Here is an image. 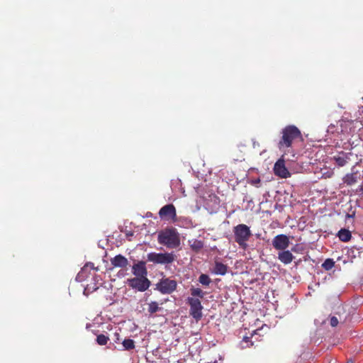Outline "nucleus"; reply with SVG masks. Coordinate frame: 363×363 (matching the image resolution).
Masks as SVG:
<instances>
[{
	"mask_svg": "<svg viewBox=\"0 0 363 363\" xmlns=\"http://www.w3.org/2000/svg\"><path fill=\"white\" fill-rule=\"evenodd\" d=\"M337 235L339 238V239L342 242H348L352 238L351 232L345 228L340 229L338 231Z\"/></svg>",
	"mask_w": 363,
	"mask_h": 363,
	"instance_id": "16",
	"label": "nucleus"
},
{
	"mask_svg": "<svg viewBox=\"0 0 363 363\" xmlns=\"http://www.w3.org/2000/svg\"><path fill=\"white\" fill-rule=\"evenodd\" d=\"M147 305V311L150 315H152L162 310V307L160 306V304L157 301H151Z\"/></svg>",
	"mask_w": 363,
	"mask_h": 363,
	"instance_id": "18",
	"label": "nucleus"
},
{
	"mask_svg": "<svg viewBox=\"0 0 363 363\" xmlns=\"http://www.w3.org/2000/svg\"><path fill=\"white\" fill-rule=\"evenodd\" d=\"M260 183V179L259 178L252 179L250 182V184L258 187V184Z\"/></svg>",
	"mask_w": 363,
	"mask_h": 363,
	"instance_id": "28",
	"label": "nucleus"
},
{
	"mask_svg": "<svg viewBox=\"0 0 363 363\" xmlns=\"http://www.w3.org/2000/svg\"><path fill=\"white\" fill-rule=\"evenodd\" d=\"M109 340V337L104 334H100L96 337V342L99 345H106Z\"/></svg>",
	"mask_w": 363,
	"mask_h": 363,
	"instance_id": "22",
	"label": "nucleus"
},
{
	"mask_svg": "<svg viewBox=\"0 0 363 363\" xmlns=\"http://www.w3.org/2000/svg\"><path fill=\"white\" fill-rule=\"evenodd\" d=\"M298 245H295L294 247H293L291 248V252H297L298 251V248H297V247H298Z\"/></svg>",
	"mask_w": 363,
	"mask_h": 363,
	"instance_id": "29",
	"label": "nucleus"
},
{
	"mask_svg": "<svg viewBox=\"0 0 363 363\" xmlns=\"http://www.w3.org/2000/svg\"><path fill=\"white\" fill-rule=\"evenodd\" d=\"M333 160L339 167H344L350 160L348 154L342 151L333 157Z\"/></svg>",
	"mask_w": 363,
	"mask_h": 363,
	"instance_id": "14",
	"label": "nucleus"
},
{
	"mask_svg": "<svg viewBox=\"0 0 363 363\" xmlns=\"http://www.w3.org/2000/svg\"><path fill=\"white\" fill-rule=\"evenodd\" d=\"M335 266V262L333 259H326L322 264V267L325 270H330Z\"/></svg>",
	"mask_w": 363,
	"mask_h": 363,
	"instance_id": "25",
	"label": "nucleus"
},
{
	"mask_svg": "<svg viewBox=\"0 0 363 363\" xmlns=\"http://www.w3.org/2000/svg\"><path fill=\"white\" fill-rule=\"evenodd\" d=\"M274 171L276 175L281 178H287L290 173L284 166V162L279 160L274 164Z\"/></svg>",
	"mask_w": 363,
	"mask_h": 363,
	"instance_id": "11",
	"label": "nucleus"
},
{
	"mask_svg": "<svg viewBox=\"0 0 363 363\" xmlns=\"http://www.w3.org/2000/svg\"><path fill=\"white\" fill-rule=\"evenodd\" d=\"M111 264L114 267L125 268L128 264V260L123 255H118L111 259Z\"/></svg>",
	"mask_w": 363,
	"mask_h": 363,
	"instance_id": "12",
	"label": "nucleus"
},
{
	"mask_svg": "<svg viewBox=\"0 0 363 363\" xmlns=\"http://www.w3.org/2000/svg\"><path fill=\"white\" fill-rule=\"evenodd\" d=\"M162 219L175 220L177 217L176 208L173 204H167L162 207L159 211Z\"/></svg>",
	"mask_w": 363,
	"mask_h": 363,
	"instance_id": "9",
	"label": "nucleus"
},
{
	"mask_svg": "<svg viewBox=\"0 0 363 363\" xmlns=\"http://www.w3.org/2000/svg\"><path fill=\"white\" fill-rule=\"evenodd\" d=\"M343 312L341 313L340 311L335 313V315L337 316L339 319V322L340 323H345L347 322L350 319V314L347 313L343 309Z\"/></svg>",
	"mask_w": 363,
	"mask_h": 363,
	"instance_id": "20",
	"label": "nucleus"
},
{
	"mask_svg": "<svg viewBox=\"0 0 363 363\" xmlns=\"http://www.w3.org/2000/svg\"><path fill=\"white\" fill-rule=\"evenodd\" d=\"M132 270L135 277H147V270L145 267V263L143 261L133 264Z\"/></svg>",
	"mask_w": 363,
	"mask_h": 363,
	"instance_id": "10",
	"label": "nucleus"
},
{
	"mask_svg": "<svg viewBox=\"0 0 363 363\" xmlns=\"http://www.w3.org/2000/svg\"><path fill=\"white\" fill-rule=\"evenodd\" d=\"M357 191L363 196V185H360Z\"/></svg>",
	"mask_w": 363,
	"mask_h": 363,
	"instance_id": "30",
	"label": "nucleus"
},
{
	"mask_svg": "<svg viewBox=\"0 0 363 363\" xmlns=\"http://www.w3.org/2000/svg\"><path fill=\"white\" fill-rule=\"evenodd\" d=\"M122 344L124 348L127 350H130L135 348V342L131 339H125Z\"/></svg>",
	"mask_w": 363,
	"mask_h": 363,
	"instance_id": "24",
	"label": "nucleus"
},
{
	"mask_svg": "<svg viewBox=\"0 0 363 363\" xmlns=\"http://www.w3.org/2000/svg\"><path fill=\"white\" fill-rule=\"evenodd\" d=\"M189 242L191 248L195 252H199L203 247V242L201 240L193 239L189 240Z\"/></svg>",
	"mask_w": 363,
	"mask_h": 363,
	"instance_id": "17",
	"label": "nucleus"
},
{
	"mask_svg": "<svg viewBox=\"0 0 363 363\" xmlns=\"http://www.w3.org/2000/svg\"><path fill=\"white\" fill-rule=\"evenodd\" d=\"M158 242L168 248H177L180 245V238L175 228H166L159 233Z\"/></svg>",
	"mask_w": 363,
	"mask_h": 363,
	"instance_id": "2",
	"label": "nucleus"
},
{
	"mask_svg": "<svg viewBox=\"0 0 363 363\" xmlns=\"http://www.w3.org/2000/svg\"><path fill=\"white\" fill-rule=\"evenodd\" d=\"M191 295L194 297H199L200 298H203L206 294L200 288H194L192 287L190 289Z\"/></svg>",
	"mask_w": 363,
	"mask_h": 363,
	"instance_id": "21",
	"label": "nucleus"
},
{
	"mask_svg": "<svg viewBox=\"0 0 363 363\" xmlns=\"http://www.w3.org/2000/svg\"><path fill=\"white\" fill-rule=\"evenodd\" d=\"M281 136L277 143V147L281 152H286L297 140H302L301 130L294 125L284 127L281 132Z\"/></svg>",
	"mask_w": 363,
	"mask_h": 363,
	"instance_id": "1",
	"label": "nucleus"
},
{
	"mask_svg": "<svg viewBox=\"0 0 363 363\" xmlns=\"http://www.w3.org/2000/svg\"><path fill=\"white\" fill-rule=\"evenodd\" d=\"M176 259L174 252L156 253L150 252L147 255L148 262L158 264H169L172 263Z\"/></svg>",
	"mask_w": 363,
	"mask_h": 363,
	"instance_id": "4",
	"label": "nucleus"
},
{
	"mask_svg": "<svg viewBox=\"0 0 363 363\" xmlns=\"http://www.w3.org/2000/svg\"><path fill=\"white\" fill-rule=\"evenodd\" d=\"M245 342H248L250 340V337H245L244 339H243Z\"/></svg>",
	"mask_w": 363,
	"mask_h": 363,
	"instance_id": "32",
	"label": "nucleus"
},
{
	"mask_svg": "<svg viewBox=\"0 0 363 363\" xmlns=\"http://www.w3.org/2000/svg\"><path fill=\"white\" fill-rule=\"evenodd\" d=\"M346 363H354V362H353V360H352V359H348V360L347 361V362H346Z\"/></svg>",
	"mask_w": 363,
	"mask_h": 363,
	"instance_id": "33",
	"label": "nucleus"
},
{
	"mask_svg": "<svg viewBox=\"0 0 363 363\" xmlns=\"http://www.w3.org/2000/svg\"><path fill=\"white\" fill-rule=\"evenodd\" d=\"M272 243L274 249L281 251L289 247L290 240L287 235L279 234L273 238Z\"/></svg>",
	"mask_w": 363,
	"mask_h": 363,
	"instance_id": "8",
	"label": "nucleus"
},
{
	"mask_svg": "<svg viewBox=\"0 0 363 363\" xmlns=\"http://www.w3.org/2000/svg\"><path fill=\"white\" fill-rule=\"evenodd\" d=\"M328 133H332V134H334L335 132H337V128H336V125H334V124H330L328 127V130H327Z\"/></svg>",
	"mask_w": 363,
	"mask_h": 363,
	"instance_id": "27",
	"label": "nucleus"
},
{
	"mask_svg": "<svg viewBox=\"0 0 363 363\" xmlns=\"http://www.w3.org/2000/svg\"><path fill=\"white\" fill-rule=\"evenodd\" d=\"M234 239L242 250L248 247L247 241L252 235L250 228L245 224H238L233 228Z\"/></svg>",
	"mask_w": 363,
	"mask_h": 363,
	"instance_id": "3",
	"label": "nucleus"
},
{
	"mask_svg": "<svg viewBox=\"0 0 363 363\" xmlns=\"http://www.w3.org/2000/svg\"><path fill=\"white\" fill-rule=\"evenodd\" d=\"M339 323H340L339 322V319L336 315L330 318V325L332 327H336Z\"/></svg>",
	"mask_w": 363,
	"mask_h": 363,
	"instance_id": "26",
	"label": "nucleus"
},
{
	"mask_svg": "<svg viewBox=\"0 0 363 363\" xmlns=\"http://www.w3.org/2000/svg\"><path fill=\"white\" fill-rule=\"evenodd\" d=\"M127 283L130 287L138 291H145L150 286L151 282L147 277H134L128 279Z\"/></svg>",
	"mask_w": 363,
	"mask_h": 363,
	"instance_id": "7",
	"label": "nucleus"
},
{
	"mask_svg": "<svg viewBox=\"0 0 363 363\" xmlns=\"http://www.w3.org/2000/svg\"><path fill=\"white\" fill-rule=\"evenodd\" d=\"M278 259L284 264H289L293 261L294 256L291 251L284 250L278 253Z\"/></svg>",
	"mask_w": 363,
	"mask_h": 363,
	"instance_id": "13",
	"label": "nucleus"
},
{
	"mask_svg": "<svg viewBox=\"0 0 363 363\" xmlns=\"http://www.w3.org/2000/svg\"><path fill=\"white\" fill-rule=\"evenodd\" d=\"M89 266H90V267L94 269L93 263L86 264L85 267H89Z\"/></svg>",
	"mask_w": 363,
	"mask_h": 363,
	"instance_id": "31",
	"label": "nucleus"
},
{
	"mask_svg": "<svg viewBox=\"0 0 363 363\" xmlns=\"http://www.w3.org/2000/svg\"><path fill=\"white\" fill-rule=\"evenodd\" d=\"M187 303L190 306L189 313L196 320L199 321L202 318L203 306L199 298L189 297Z\"/></svg>",
	"mask_w": 363,
	"mask_h": 363,
	"instance_id": "6",
	"label": "nucleus"
},
{
	"mask_svg": "<svg viewBox=\"0 0 363 363\" xmlns=\"http://www.w3.org/2000/svg\"><path fill=\"white\" fill-rule=\"evenodd\" d=\"M177 281L169 278H162L156 284V289L162 294H170L177 289Z\"/></svg>",
	"mask_w": 363,
	"mask_h": 363,
	"instance_id": "5",
	"label": "nucleus"
},
{
	"mask_svg": "<svg viewBox=\"0 0 363 363\" xmlns=\"http://www.w3.org/2000/svg\"><path fill=\"white\" fill-rule=\"evenodd\" d=\"M357 182V176L354 174H347L343 178V182L347 186H352Z\"/></svg>",
	"mask_w": 363,
	"mask_h": 363,
	"instance_id": "19",
	"label": "nucleus"
},
{
	"mask_svg": "<svg viewBox=\"0 0 363 363\" xmlns=\"http://www.w3.org/2000/svg\"><path fill=\"white\" fill-rule=\"evenodd\" d=\"M228 271V266L220 262H216L213 272L216 274L225 275Z\"/></svg>",
	"mask_w": 363,
	"mask_h": 363,
	"instance_id": "15",
	"label": "nucleus"
},
{
	"mask_svg": "<svg viewBox=\"0 0 363 363\" xmlns=\"http://www.w3.org/2000/svg\"><path fill=\"white\" fill-rule=\"evenodd\" d=\"M199 281L203 286H208L211 282V280L208 275L202 274L199 278Z\"/></svg>",
	"mask_w": 363,
	"mask_h": 363,
	"instance_id": "23",
	"label": "nucleus"
}]
</instances>
